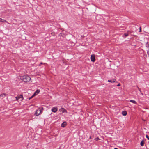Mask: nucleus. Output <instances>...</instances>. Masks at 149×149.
Returning a JSON list of instances; mask_svg holds the SVG:
<instances>
[{
  "mask_svg": "<svg viewBox=\"0 0 149 149\" xmlns=\"http://www.w3.org/2000/svg\"><path fill=\"white\" fill-rule=\"evenodd\" d=\"M43 108H39L35 111L34 113V115L36 116H38L43 112Z\"/></svg>",
  "mask_w": 149,
  "mask_h": 149,
  "instance_id": "f257e3e1",
  "label": "nucleus"
},
{
  "mask_svg": "<svg viewBox=\"0 0 149 149\" xmlns=\"http://www.w3.org/2000/svg\"><path fill=\"white\" fill-rule=\"evenodd\" d=\"M20 79L25 82H27L30 81L31 78L28 76L25 75L21 77Z\"/></svg>",
  "mask_w": 149,
  "mask_h": 149,
  "instance_id": "f03ea898",
  "label": "nucleus"
},
{
  "mask_svg": "<svg viewBox=\"0 0 149 149\" xmlns=\"http://www.w3.org/2000/svg\"><path fill=\"white\" fill-rule=\"evenodd\" d=\"M15 98L17 100H19L21 101H22L23 100V97L22 95H19L18 96L16 97Z\"/></svg>",
  "mask_w": 149,
  "mask_h": 149,
  "instance_id": "7ed1b4c3",
  "label": "nucleus"
},
{
  "mask_svg": "<svg viewBox=\"0 0 149 149\" xmlns=\"http://www.w3.org/2000/svg\"><path fill=\"white\" fill-rule=\"evenodd\" d=\"M59 111L60 112H62V113L65 112L67 113V111L65 109L61 108L59 109Z\"/></svg>",
  "mask_w": 149,
  "mask_h": 149,
  "instance_id": "20e7f679",
  "label": "nucleus"
},
{
  "mask_svg": "<svg viewBox=\"0 0 149 149\" xmlns=\"http://www.w3.org/2000/svg\"><path fill=\"white\" fill-rule=\"evenodd\" d=\"M58 110V109L57 107H53L52 110V111L54 113H56Z\"/></svg>",
  "mask_w": 149,
  "mask_h": 149,
  "instance_id": "39448f33",
  "label": "nucleus"
},
{
  "mask_svg": "<svg viewBox=\"0 0 149 149\" xmlns=\"http://www.w3.org/2000/svg\"><path fill=\"white\" fill-rule=\"evenodd\" d=\"M91 59L92 62H94L95 60V56L94 54L91 55Z\"/></svg>",
  "mask_w": 149,
  "mask_h": 149,
  "instance_id": "423d86ee",
  "label": "nucleus"
},
{
  "mask_svg": "<svg viewBox=\"0 0 149 149\" xmlns=\"http://www.w3.org/2000/svg\"><path fill=\"white\" fill-rule=\"evenodd\" d=\"M116 80L115 79H113L112 80H108V82H111L112 83H114L116 82Z\"/></svg>",
  "mask_w": 149,
  "mask_h": 149,
  "instance_id": "0eeeda50",
  "label": "nucleus"
},
{
  "mask_svg": "<svg viewBox=\"0 0 149 149\" xmlns=\"http://www.w3.org/2000/svg\"><path fill=\"white\" fill-rule=\"evenodd\" d=\"M66 125V123L65 122H63L61 124V126L62 127H65Z\"/></svg>",
  "mask_w": 149,
  "mask_h": 149,
  "instance_id": "6e6552de",
  "label": "nucleus"
},
{
  "mask_svg": "<svg viewBox=\"0 0 149 149\" xmlns=\"http://www.w3.org/2000/svg\"><path fill=\"white\" fill-rule=\"evenodd\" d=\"M6 95V94L3 93L1 95H0V98H3Z\"/></svg>",
  "mask_w": 149,
  "mask_h": 149,
  "instance_id": "1a4fd4ad",
  "label": "nucleus"
},
{
  "mask_svg": "<svg viewBox=\"0 0 149 149\" xmlns=\"http://www.w3.org/2000/svg\"><path fill=\"white\" fill-rule=\"evenodd\" d=\"M0 22H5L8 23L7 21H6V20L3 19L2 18H0Z\"/></svg>",
  "mask_w": 149,
  "mask_h": 149,
  "instance_id": "9d476101",
  "label": "nucleus"
},
{
  "mask_svg": "<svg viewBox=\"0 0 149 149\" xmlns=\"http://www.w3.org/2000/svg\"><path fill=\"white\" fill-rule=\"evenodd\" d=\"M130 102L134 104H136L137 102L133 100H130Z\"/></svg>",
  "mask_w": 149,
  "mask_h": 149,
  "instance_id": "9b49d317",
  "label": "nucleus"
},
{
  "mask_svg": "<svg viewBox=\"0 0 149 149\" xmlns=\"http://www.w3.org/2000/svg\"><path fill=\"white\" fill-rule=\"evenodd\" d=\"M40 92V90H37L34 93V94L35 95H36L38 94V93Z\"/></svg>",
  "mask_w": 149,
  "mask_h": 149,
  "instance_id": "f8f14e48",
  "label": "nucleus"
},
{
  "mask_svg": "<svg viewBox=\"0 0 149 149\" xmlns=\"http://www.w3.org/2000/svg\"><path fill=\"white\" fill-rule=\"evenodd\" d=\"M146 47L148 49H149V43L148 42H147L146 44Z\"/></svg>",
  "mask_w": 149,
  "mask_h": 149,
  "instance_id": "ddd939ff",
  "label": "nucleus"
},
{
  "mask_svg": "<svg viewBox=\"0 0 149 149\" xmlns=\"http://www.w3.org/2000/svg\"><path fill=\"white\" fill-rule=\"evenodd\" d=\"M122 114L123 116H126L127 114V112L126 111H124L122 112Z\"/></svg>",
  "mask_w": 149,
  "mask_h": 149,
  "instance_id": "4468645a",
  "label": "nucleus"
},
{
  "mask_svg": "<svg viewBox=\"0 0 149 149\" xmlns=\"http://www.w3.org/2000/svg\"><path fill=\"white\" fill-rule=\"evenodd\" d=\"M140 145L141 146H143L144 145V142L143 140H142L140 143Z\"/></svg>",
  "mask_w": 149,
  "mask_h": 149,
  "instance_id": "2eb2a0df",
  "label": "nucleus"
},
{
  "mask_svg": "<svg viewBox=\"0 0 149 149\" xmlns=\"http://www.w3.org/2000/svg\"><path fill=\"white\" fill-rule=\"evenodd\" d=\"M124 35L125 36V37H126L128 36V34L127 33H125L124 34Z\"/></svg>",
  "mask_w": 149,
  "mask_h": 149,
  "instance_id": "dca6fc26",
  "label": "nucleus"
},
{
  "mask_svg": "<svg viewBox=\"0 0 149 149\" xmlns=\"http://www.w3.org/2000/svg\"><path fill=\"white\" fill-rule=\"evenodd\" d=\"M35 95H34V94L33 95H32V96H31V97L29 98V99H31L32 98H33L34 96Z\"/></svg>",
  "mask_w": 149,
  "mask_h": 149,
  "instance_id": "f3484780",
  "label": "nucleus"
},
{
  "mask_svg": "<svg viewBox=\"0 0 149 149\" xmlns=\"http://www.w3.org/2000/svg\"><path fill=\"white\" fill-rule=\"evenodd\" d=\"M138 89L139 90L141 93L143 95V94L141 93V89L140 88H139L138 87Z\"/></svg>",
  "mask_w": 149,
  "mask_h": 149,
  "instance_id": "a211bd4d",
  "label": "nucleus"
},
{
  "mask_svg": "<svg viewBox=\"0 0 149 149\" xmlns=\"http://www.w3.org/2000/svg\"><path fill=\"white\" fill-rule=\"evenodd\" d=\"M146 137L149 140V137L148 135H146Z\"/></svg>",
  "mask_w": 149,
  "mask_h": 149,
  "instance_id": "6ab92c4d",
  "label": "nucleus"
},
{
  "mask_svg": "<svg viewBox=\"0 0 149 149\" xmlns=\"http://www.w3.org/2000/svg\"><path fill=\"white\" fill-rule=\"evenodd\" d=\"M147 53L148 54H149V49H148L147 50Z\"/></svg>",
  "mask_w": 149,
  "mask_h": 149,
  "instance_id": "aec40b11",
  "label": "nucleus"
},
{
  "mask_svg": "<svg viewBox=\"0 0 149 149\" xmlns=\"http://www.w3.org/2000/svg\"><path fill=\"white\" fill-rule=\"evenodd\" d=\"M120 86V84H118L117 85V86Z\"/></svg>",
  "mask_w": 149,
  "mask_h": 149,
  "instance_id": "412c9836",
  "label": "nucleus"
},
{
  "mask_svg": "<svg viewBox=\"0 0 149 149\" xmlns=\"http://www.w3.org/2000/svg\"><path fill=\"white\" fill-rule=\"evenodd\" d=\"M43 64V63H41L40 64H39V66H40L41 65V64Z\"/></svg>",
  "mask_w": 149,
  "mask_h": 149,
  "instance_id": "4be33fe9",
  "label": "nucleus"
},
{
  "mask_svg": "<svg viewBox=\"0 0 149 149\" xmlns=\"http://www.w3.org/2000/svg\"><path fill=\"white\" fill-rule=\"evenodd\" d=\"M95 139H96V140H98L99 139L98 138H96Z\"/></svg>",
  "mask_w": 149,
  "mask_h": 149,
  "instance_id": "5701e85b",
  "label": "nucleus"
},
{
  "mask_svg": "<svg viewBox=\"0 0 149 149\" xmlns=\"http://www.w3.org/2000/svg\"><path fill=\"white\" fill-rule=\"evenodd\" d=\"M141 31V28L140 27V32Z\"/></svg>",
  "mask_w": 149,
  "mask_h": 149,
  "instance_id": "b1692460",
  "label": "nucleus"
},
{
  "mask_svg": "<svg viewBox=\"0 0 149 149\" xmlns=\"http://www.w3.org/2000/svg\"><path fill=\"white\" fill-rule=\"evenodd\" d=\"M114 149H118V148H115Z\"/></svg>",
  "mask_w": 149,
  "mask_h": 149,
  "instance_id": "393cba45",
  "label": "nucleus"
}]
</instances>
